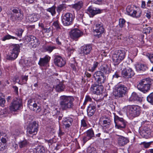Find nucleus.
<instances>
[{
    "label": "nucleus",
    "mask_w": 153,
    "mask_h": 153,
    "mask_svg": "<svg viewBox=\"0 0 153 153\" xmlns=\"http://www.w3.org/2000/svg\"><path fill=\"white\" fill-rule=\"evenodd\" d=\"M126 124L127 122L125 120L117 124L115 126V127L118 129H122L125 128Z\"/></svg>",
    "instance_id": "34"
},
{
    "label": "nucleus",
    "mask_w": 153,
    "mask_h": 153,
    "mask_svg": "<svg viewBox=\"0 0 153 153\" xmlns=\"http://www.w3.org/2000/svg\"><path fill=\"white\" fill-rule=\"evenodd\" d=\"M152 82V80L150 78H146L142 79L139 83L143 85H147L150 87Z\"/></svg>",
    "instance_id": "31"
},
{
    "label": "nucleus",
    "mask_w": 153,
    "mask_h": 153,
    "mask_svg": "<svg viewBox=\"0 0 153 153\" xmlns=\"http://www.w3.org/2000/svg\"><path fill=\"white\" fill-rule=\"evenodd\" d=\"M96 105L95 103H92L90 104L88 107L87 112L88 116L91 117L93 116L96 110Z\"/></svg>",
    "instance_id": "23"
},
{
    "label": "nucleus",
    "mask_w": 153,
    "mask_h": 153,
    "mask_svg": "<svg viewBox=\"0 0 153 153\" xmlns=\"http://www.w3.org/2000/svg\"><path fill=\"white\" fill-rule=\"evenodd\" d=\"M21 104L17 100H13L10 106V110L12 111H15L19 109Z\"/></svg>",
    "instance_id": "16"
},
{
    "label": "nucleus",
    "mask_w": 153,
    "mask_h": 153,
    "mask_svg": "<svg viewBox=\"0 0 153 153\" xmlns=\"http://www.w3.org/2000/svg\"><path fill=\"white\" fill-rule=\"evenodd\" d=\"M94 77L96 81V83L98 84L102 85L106 80V77L104 74L101 71H96L94 75Z\"/></svg>",
    "instance_id": "8"
},
{
    "label": "nucleus",
    "mask_w": 153,
    "mask_h": 153,
    "mask_svg": "<svg viewBox=\"0 0 153 153\" xmlns=\"http://www.w3.org/2000/svg\"><path fill=\"white\" fill-rule=\"evenodd\" d=\"M137 88L139 90L144 93H146L149 90L150 87L147 85H143L139 83L137 86Z\"/></svg>",
    "instance_id": "26"
},
{
    "label": "nucleus",
    "mask_w": 153,
    "mask_h": 153,
    "mask_svg": "<svg viewBox=\"0 0 153 153\" xmlns=\"http://www.w3.org/2000/svg\"><path fill=\"white\" fill-rule=\"evenodd\" d=\"M100 71H101L103 74H108L111 72V69L110 67L107 65H102L100 68Z\"/></svg>",
    "instance_id": "30"
},
{
    "label": "nucleus",
    "mask_w": 153,
    "mask_h": 153,
    "mask_svg": "<svg viewBox=\"0 0 153 153\" xmlns=\"http://www.w3.org/2000/svg\"><path fill=\"white\" fill-rule=\"evenodd\" d=\"M92 100V99L89 95H86L85 97L84 102L83 103V105H85L88 102H91Z\"/></svg>",
    "instance_id": "53"
},
{
    "label": "nucleus",
    "mask_w": 153,
    "mask_h": 153,
    "mask_svg": "<svg viewBox=\"0 0 153 153\" xmlns=\"http://www.w3.org/2000/svg\"><path fill=\"white\" fill-rule=\"evenodd\" d=\"M13 13H14V14H18L20 13V10H18L17 9H13L12 10Z\"/></svg>",
    "instance_id": "64"
},
{
    "label": "nucleus",
    "mask_w": 153,
    "mask_h": 153,
    "mask_svg": "<svg viewBox=\"0 0 153 153\" xmlns=\"http://www.w3.org/2000/svg\"><path fill=\"white\" fill-rule=\"evenodd\" d=\"M16 39V37L11 36L9 34H8L6 36H4L2 39V40L3 41H5L6 40H8L10 39Z\"/></svg>",
    "instance_id": "51"
},
{
    "label": "nucleus",
    "mask_w": 153,
    "mask_h": 153,
    "mask_svg": "<svg viewBox=\"0 0 153 153\" xmlns=\"http://www.w3.org/2000/svg\"><path fill=\"white\" fill-rule=\"evenodd\" d=\"M51 57L47 55L43 58H40L38 62V64L41 66H45L49 64Z\"/></svg>",
    "instance_id": "18"
},
{
    "label": "nucleus",
    "mask_w": 153,
    "mask_h": 153,
    "mask_svg": "<svg viewBox=\"0 0 153 153\" xmlns=\"http://www.w3.org/2000/svg\"><path fill=\"white\" fill-rule=\"evenodd\" d=\"M54 62L56 65L59 67L63 66L66 63L65 60L59 56H55Z\"/></svg>",
    "instance_id": "15"
},
{
    "label": "nucleus",
    "mask_w": 153,
    "mask_h": 153,
    "mask_svg": "<svg viewBox=\"0 0 153 153\" xmlns=\"http://www.w3.org/2000/svg\"><path fill=\"white\" fill-rule=\"evenodd\" d=\"M136 69L137 71H145L147 68L146 65L143 64H138L135 66Z\"/></svg>",
    "instance_id": "32"
},
{
    "label": "nucleus",
    "mask_w": 153,
    "mask_h": 153,
    "mask_svg": "<svg viewBox=\"0 0 153 153\" xmlns=\"http://www.w3.org/2000/svg\"><path fill=\"white\" fill-rule=\"evenodd\" d=\"M39 15L37 13L30 14L28 16V19L31 22H33L37 21L40 18Z\"/></svg>",
    "instance_id": "28"
},
{
    "label": "nucleus",
    "mask_w": 153,
    "mask_h": 153,
    "mask_svg": "<svg viewBox=\"0 0 153 153\" xmlns=\"http://www.w3.org/2000/svg\"><path fill=\"white\" fill-rule=\"evenodd\" d=\"M73 119L70 117H65L63 118L62 123L66 128H69L72 126Z\"/></svg>",
    "instance_id": "21"
},
{
    "label": "nucleus",
    "mask_w": 153,
    "mask_h": 153,
    "mask_svg": "<svg viewBox=\"0 0 153 153\" xmlns=\"http://www.w3.org/2000/svg\"><path fill=\"white\" fill-rule=\"evenodd\" d=\"M143 133H144L145 135H150L151 133V130L149 128H144L142 131Z\"/></svg>",
    "instance_id": "52"
},
{
    "label": "nucleus",
    "mask_w": 153,
    "mask_h": 153,
    "mask_svg": "<svg viewBox=\"0 0 153 153\" xmlns=\"http://www.w3.org/2000/svg\"><path fill=\"white\" fill-rule=\"evenodd\" d=\"M20 46L18 44H12L10 46L11 52L8 56V59L10 60L15 59L17 57L20 52Z\"/></svg>",
    "instance_id": "5"
},
{
    "label": "nucleus",
    "mask_w": 153,
    "mask_h": 153,
    "mask_svg": "<svg viewBox=\"0 0 153 153\" xmlns=\"http://www.w3.org/2000/svg\"><path fill=\"white\" fill-rule=\"evenodd\" d=\"M88 12L92 16H94L96 14L100 13L101 10L98 8L93 7L92 6L89 7L87 10Z\"/></svg>",
    "instance_id": "24"
},
{
    "label": "nucleus",
    "mask_w": 153,
    "mask_h": 153,
    "mask_svg": "<svg viewBox=\"0 0 153 153\" xmlns=\"http://www.w3.org/2000/svg\"><path fill=\"white\" fill-rule=\"evenodd\" d=\"M100 121L101 122L102 126L105 127V128H109L111 122L110 118L106 117L104 116L101 117L100 118Z\"/></svg>",
    "instance_id": "19"
},
{
    "label": "nucleus",
    "mask_w": 153,
    "mask_h": 153,
    "mask_svg": "<svg viewBox=\"0 0 153 153\" xmlns=\"http://www.w3.org/2000/svg\"><path fill=\"white\" fill-rule=\"evenodd\" d=\"M65 86L62 83H60L55 87L56 90L58 92L62 91L64 90Z\"/></svg>",
    "instance_id": "37"
},
{
    "label": "nucleus",
    "mask_w": 153,
    "mask_h": 153,
    "mask_svg": "<svg viewBox=\"0 0 153 153\" xmlns=\"http://www.w3.org/2000/svg\"><path fill=\"white\" fill-rule=\"evenodd\" d=\"M36 153H45V148L42 146H39L36 147L35 149Z\"/></svg>",
    "instance_id": "39"
},
{
    "label": "nucleus",
    "mask_w": 153,
    "mask_h": 153,
    "mask_svg": "<svg viewBox=\"0 0 153 153\" xmlns=\"http://www.w3.org/2000/svg\"><path fill=\"white\" fill-rule=\"evenodd\" d=\"M114 120L115 126L119 124L120 122L125 120L123 118L120 117L115 114L114 115Z\"/></svg>",
    "instance_id": "38"
},
{
    "label": "nucleus",
    "mask_w": 153,
    "mask_h": 153,
    "mask_svg": "<svg viewBox=\"0 0 153 153\" xmlns=\"http://www.w3.org/2000/svg\"><path fill=\"white\" fill-rule=\"evenodd\" d=\"M24 30L21 28H19L16 33V34L19 37H21L22 35Z\"/></svg>",
    "instance_id": "55"
},
{
    "label": "nucleus",
    "mask_w": 153,
    "mask_h": 153,
    "mask_svg": "<svg viewBox=\"0 0 153 153\" xmlns=\"http://www.w3.org/2000/svg\"><path fill=\"white\" fill-rule=\"evenodd\" d=\"M151 142L148 143H144L143 144L145 148H148L149 147L151 144Z\"/></svg>",
    "instance_id": "61"
},
{
    "label": "nucleus",
    "mask_w": 153,
    "mask_h": 153,
    "mask_svg": "<svg viewBox=\"0 0 153 153\" xmlns=\"http://www.w3.org/2000/svg\"><path fill=\"white\" fill-rule=\"evenodd\" d=\"M92 49V47L91 45H85L81 47L80 53L84 56L85 57L88 56V58L91 57V52Z\"/></svg>",
    "instance_id": "10"
},
{
    "label": "nucleus",
    "mask_w": 153,
    "mask_h": 153,
    "mask_svg": "<svg viewBox=\"0 0 153 153\" xmlns=\"http://www.w3.org/2000/svg\"><path fill=\"white\" fill-rule=\"evenodd\" d=\"M148 58L151 62L153 63V53L149 54L148 56Z\"/></svg>",
    "instance_id": "60"
},
{
    "label": "nucleus",
    "mask_w": 153,
    "mask_h": 153,
    "mask_svg": "<svg viewBox=\"0 0 153 153\" xmlns=\"http://www.w3.org/2000/svg\"><path fill=\"white\" fill-rule=\"evenodd\" d=\"M146 4L145 1H142L141 5V7L142 8L145 9L146 8Z\"/></svg>",
    "instance_id": "63"
},
{
    "label": "nucleus",
    "mask_w": 153,
    "mask_h": 153,
    "mask_svg": "<svg viewBox=\"0 0 153 153\" xmlns=\"http://www.w3.org/2000/svg\"><path fill=\"white\" fill-rule=\"evenodd\" d=\"M127 90L126 87L124 85H119L116 88L114 92V95L116 98L122 97L125 94Z\"/></svg>",
    "instance_id": "6"
},
{
    "label": "nucleus",
    "mask_w": 153,
    "mask_h": 153,
    "mask_svg": "<svg viewBox=\"0 0 153 153\" xmlns=\"http://www.w3.org/2000/svg\"><path fill=\"white\" fill-rule=\"evenodd\" d=\"M126 23L125 20L123 19H119V25L120 27L122 28L123 27Z\"/></svg>",
    "instance_id": "50"
},
{
    "label": "nucleus",
    "mask_w": 153,
    "mask_h": 153,
    "mask_svg": "<svg viewBox=\"0 0 153 153\" xmlns=\"http://www.w3.org/2000/svg\"><path fill=\"white\" fill-rule=\"evenodd\" d=\"M142 15V11L140 10L136 11L133 10L129 13L128 15L132 17L133 18H137L140 17Z\"/></svg>",
    "instance_id": "29"
},
{
    "label": "nucleus",
    "mask_w": 153,
    "mask_h": 153,
    "mask_svg": "<svg viewBox=\"0 0 153 153\" xmlns=\"http://www.w3.org/2000/svg\"><path fill=\"white\" fill-rule=\"evenodd\" d=\"M133 10L132 8L130 5L128 6L126 9V12L128 15L130 13H131V12L133 11Z\"/></svg>",
    "instance_id": "58"
},
{
    "label": "nucleus",
    "mask_w": 153,
    "mask_h": 153,
    "mask_svg": "<svg viewBox=\"0 0 153 153\" xmlns=\"http://www.w3.org/2000/svg\"><path fill=\"white\" fill-rule=\"evenodd\" d=\"M147 100L148 102L151 104L153 103V92L150 94L147 97Z\"/></svg>",
    "instance_id": "48"
},
{
    "label": "nucleus",
    "mask_w": 153,
    "mask_h": 153,
    "mask_svg": "<svg viewBox=\"0 0 153 153\" xmlns=\"http://www.w3.org/2000/svg\"><path fill=\"white\" fill-rule=\"evenodd\" d=\"M74 99L71 96L65 95L61 96L59 98V104L60 108L62 110H68L73 109Z\"/></svg>",
    "instance_id": "1"
},
{
    "label": "nucleus",
    "mask_w": 153,
    "mask_h": 153,
    "mask_svg": "<svg viewBox=\"0 0 153 153\" xmlns=\"http://www.w3.org/2000/svg\"><path fill=\"white\" fill-rule=\"evenodd\" d=\"M60 113V111L57 108H54L53 109L52 114L53 116L58 115Z\"/></svg>",
    "instance_id": "49"
},
{
    "label": "nucleus",
    "mask_w": 153,
    "mask_h": 153,
    "mask_svg": "<svg viewBox=\"0 0 153 153\" xmlns=\"http://www.w3.org/2000/svg\"><path fill=\"white\" fill-rule=\"evenodd\" d=\"M56 140L54 138H53L49 140H45V142L48 143L49 147L53 143H56Z\"/></svg>",
    "instance_id": "46"
},
{
    "label": "nucleus",
    "mask_w": 153,
    "mask_h": 153,
    "mask_svg": "<svg viewBox=\"0 0 153 153\" xmlns=\"http://www.w3.org/2000/svg\"><path fill=\"white\" fill-rule=\"evenodd\" d=\"M28 106L30 109L36 112H39L41 110V106L39 104L35 103L31 100L28 101Z\"/></svg>",
    "instance_id": "13"
},
{
    "label": "nucleus",
    "mask_w": 153,
    "mask_h": 153,
    "mask_svg": "<svg viewBox=\"0 0 153 153\" xmlns=\"http://www.w3.org/2000/svg\"><path fill=\"white\" fill-rule=\"evenodd\" d=\"M99 64V63L98 62H94L91 66L88 68V70L91 72H93L96 70Z\"/></svg>",
    "instance_id": "36"
},
{
    "label": "nucleus",
    "mask_w": 153,
    "mask_h": 153,
    "mask_svg": "<svg viewBox=\"0 0 153 153\" xmlns=\"http://www.w3.org/2000/svg\"><path fill=\"white\" fill-rule=\"evenodd\" d=\"M21 104L17 100H13L10 106V110L12 111H15L19 109Z\"/></svg>",
    "instance_id": "17"
},
{
    "label": "nucleus",
    "mask_w": 153,
    "mask_h": 153,
    "mask_svg": "<svg viewBox=\"0 0 153 153\" xmlns=\"http://www.w3.org/2000/svg\"><path fill=\"white\" fill-rule=\"evenodd\" d=\"M126 52L124 50H118L113 53L112 59L114 65H118L126 57Z\"/></svg>",
    "instance_id": "2"
},
{
    "label": "nucleus",
    "mask_w": 153,
    "mask_h": 153,
    "mask_svg": "<svg viewBox=\"0 0 153 153\" xmlns=\"http://www.w3.org/2000/svg\"><path fill=\"white\" fill-rule=\"evenodd\" d=\"M36 38L32 35L27 36L25 38L26 41L27 42H29L30 44H31L33 41Z\"/></svg>",
    "instance_id": "44"
},
{
    "label": "nucleus",
    "mask_w": 153,
    "mask_h": 153,
    "mask_svg": "<svg viewBox=\"0 0 153 153\" xmlns=\"http://www.w3.org/2000/svg\"><path fill=\"white\" fill-rule=\"evenodd\" d=\"M38 130V124L36 121H33L30 124L27 128V132L30 134L36 135Z\"/></svg>",
    "instance_id": "9"
},
{
    "label": "nucleus",
    "mask_w": 153,
    "mask_h": 153,
    "mask_svg": "<svg viewBox=\"0 0 153 153\" xmlns=\"http://www.w3.org/2000/svg\"><path fill=\"white\" fill-rule=\"evenodd\" d=\"M66 7L65 4H62L60 5L56 8V11L57 12L59 13L62 11L64 10Z\"/></svg>",
    "instance_id": "43"
},
{
    "label": "nucleus",
    "mask_w": 153,
    "mask_h": 153,
    "mask_svg": "<svg viewBox=\"0 0 153 153\" xmlns=\"http://www.w3.org/2000/svg\"><path fill=\"white\" fill-rule=\"evenodd\" d=\"M2 96L3 94L0 93V105L1 106L4 107V106L6 101L4 98L2 97Z\"/></svg>",
    "instance_id": "47"
},
{
    "label": "nucleus",
    "mask_w": 153,
    "mask_h": 153,
    "mask_svg": "<svg viewBox=\"0 0 153 153\" xmlns=\"http://www.w3.org/2000/svg\"><path fill=\"white\" fill-rule=\"evenodd\" d=\"M83 35V32L76 28L72 30L70 33V37L72 39L76 41H77L79 38Z\"/></svg>",
    "instance_id": "11"
},
{
    "label": "nucleus",
    "mask_w": 153,
    "mask_h": 153,
    "mask_svg": "<svg viewBox=\"0 0 153 153\" xmlns=\"http://www.w3.org/2000/svg\"><path fill=\"white\" fill-rule=\"evenodd\" d=\"M86 134V136H84L83 138V142L84 143L95 136L94 131L92 128L90 129L87 131Z\"/></svg>",
    "instance_id": "22"
},
{
    "label": "nucleus",
    "mask_w": 153,
    "mask_h": 153,
    "mask_svg": "<svg viewBox=\"0 0 153 153\" xmlns=\"http://www.w3.org/2000/svg\"><path fill=\"white\" fill-rule=\"evenodd\" d=\"M117 143L120 146H123L129 141V139L127 137L120 135H117Z\"/></svg>",
    "instance_id": "20"
},
{
    "label": "nucleus",
    "mask_w": 153,
    "mask_h": 153,
    "mask_svg": "<svg viewBox=\"0 0 153 153\" xmlns=\"http://www.w3.org/2000/svg\"><path fill=\"white\" fill-rule=\"evenodd\" d=\"M5 148V145L2 144L0 140V151H3Z\"/></svg>",
    "instance_id": "59"
},
{
    "label": "nucleus",
    "mask_w": 153,
    "mask_h": 153,
    "mask_svg": "<svg viewBox=\"0 0 153 153\" xmlns=\"http://www.w3.org/2000/svg\"><path fill=\"white\" fill-rule=\"evenodd\" d=\"M52 25L54 26L57 30H59L60 28V24L57 18L56 20L53 21Z\"/></svg>",
    "instance_id": "40"
},
{
    "label": "nucleus",
    "mask_w": 153,
    "mask_h": 153,
    "mask_svg": "<svg viewBox=\"0 0 153 153\" xmlns=\"http://www.w3.org/2000/svg\"><path fill=\"white\" fill-rule=\"evenodd\" d=\"M40 43V42L39 40L36 38L31 44L32 45L33 48H36L39 45Z\"/></svg>",
    "instance_id": "41"
},
{
    "label": "nucleus",
    "mask_w": 153,
    "mask_h": 153,
    "mask_svg": "<svg viewBox=\"0 0 153 153\" xmlns=\"http://www.w3.org/2000/svg\"><path fill=\"white\" fill-rule=\"evenodd\" d=\"M141 97L136 93L133 92L128 99L129 101H137L140 102L141 101Z\"/></svg>",
    "instance_id": "25"
},
{
    "label": "nucleus",
    "mask_w": 153,
    "mask_h": 153,
    "mask_svg": "<svg viewBox=\"0 0 153 153\" xmlns=\"http://www.w3.org/2000/svg\"><path fill=\"white\" fill-rule=\"evenodd\" d=\"M74 18L73 14L70 13H66L62 17V23L65 26H69L73 24Z\"/></svg>",
    "instance_id": "4"
},
{
    "label": "nucleus",
    "mask_w": 153,
    "mask_h": 153,
    "mask_svg": "<svg viewBox=\"0 0 153 153\" xmlns=\"http://www.w3.org/2000/svg\"><path fill=\"white\" fill-rule=\"evenodd\" d=\"M103 88L102 85L95 83L91 85V90L94 94H99L102 92Z\"/></svg>",
    "instance_id": "14"
},
{
    "label": "nucleus",
    "mask_w": 153,
    "mask_h": 153,
    "mask_svg": "<svg viewBox=\"0 0 153 153\" xmlns=\"http://www.w3.org/2000/svg\"><path fill=\"white\" fill-rule=\"evenodd\" d=\"M121 74L123 77L127 79L132 77L134 74L131 68L128 67L122 70Z\"/></svg>",
    "instance_id": "12"
},
{
    "label": "nucleus",
    "mask_w": 153,
    "mask_h": 153,
    "mask_svg": "<svg viewBox=\"0 0 153 153\" xmlns=\"http://www.w3.org/2000/svg\"><path fill=\"white\" fill-rule=\"evenodd\" d=\"M95 27L93 29L94 36H97L98 38L100 37L101 36V34L105 31V29L103 26V24L100 22H98L96 23Z\"/></svg>",
    "instance_id": "7"
},
{
    "label": "nucleus",
    "mask_w": 153,
    "mask_h": 153,
    "mask_svg": "<svg viewBox=\"0 0 153 153\" xmlns=\"http://www.w3.org/2000/svg\"><path fill=\"white\" fill-rule=\"evenodd\" d=\"M28 144L27 141L26 140L21 141L19 143V147L21 148L26 147Z\"/></svg>",
    "instance_id": "45"
},
{
    "label": "nucleus",
    "mask_w": 153,
    "mask_h": 153,
    "mask_svg": "<svg viewBox=\"0 0 153 153\" xmlns=\"http://www.w3.org/2000/svg\"><path fill=\"white\" fill-rule=\"evenodd\" d=\"M81 125L84 127L87 126L86 118H84L81 120Z\"/></svg>",
    "instance_id": "56"
},
{
    "label": "nucleus",
    "mask_w": 153,
    "mask_h": 153,
    "mask_svg": "<svg viewBox=\"0 0 153 153\" xmlns=\"http://www.w3.org/2000/svg\"><path fill=\"white\" fill-rule=\"evenodd\" d=\"M83 3L81 1H79L73 5V7L77 10H79L83 6Z\"/></svg>",
    "instance_id": "33"
},
{
    "label": "nucleus",
    "mask_w": 153,
    "mask_h": 153,
    "mask_svg": "<svg viewBox=\"0 0 153 153\" xmlns=\"http://www.w3.org/2000/svg\"><path fill=\"white\" fill-rule=\"evenodd\" d=\"M88 153H97L95 148L94 147H89L87 149Z\"/></svg>",
    "instance_id": "54"
},
{
    "label": "nucleus",
    "mask_w": 153,
    "mask_h": 153,
    "mask_svg": "<svg viewBox=\"0 0 153 153\" xmlns=\"http://www.w3.org/2000/svg\"><path fill=\"white\" fill-rule=\"evenodd\" d=\"M23 16L21 13L14 14H11V19L13 22L20 21L23 19Z\"/></svg>",
    "instance_id": "27"
},
{
    "label": "nucleus",
    "mask_w": 153,
    "mask_h": 153,
    "mask_svg": "<svg viewBox=\"0 0 153 153\" xmlns=\"http://www.w3.org/2000/svg\"><path fill=\"white\" fill-rule=\"evenodd\" d=\"M47 10L51 13L53 16H54L56 14V7L54 6H53L51 7L48 8L47 9Z\"/></svg>",
    "instance_id": "42"
},
{
    "label": "nucleus",
    "mask_w": 153,
    "mask_h": 153,
    "mask_svg": "<svg viewBox=\"0 0 153 153\" xmlns=\"http://www.w3.org/2000/svg\"><path fill=\"white\" fill-rule=\"evenodd\" d=\"M56 48L55 46L51 45H47L44 48L45 51L48 52L49 53H51L52 51Z\"/></svg>",
    "instance_id": "35"
},
{
    "label": "nucleus",
    "mask_w": 153,
    "mask_h": 153,
    "mask_svg": "<svg viewBox=\"0 0 153 153\" xmlns=\"http://www.w3.org/2000/svg\"><path fill=\"white\" fill-rule=\"evenodd\" d=\"M20 134V130H19V129H16L15 130V131L13 133L14 135L16 136H18Z\"/></svg>",
    "instance_id": "62"
},
{
    "label": "nucleus",
    "mask_w": 153,
    "mask_h": 153,
    "mask_svg": "<svg viewBox=\"0 0 153 153\" xmlns=\"http://www.w3.org/2000/svg\"><path fill=\"white\" fill-rule=\"evenodd\" d=\"M28 75H22L21 76L22 82L23 83H26V82L28 79Z\"/></svg>",
    "instance_id": "57"
},
{
    "label": "nucleus",
    "mask_w": 153,
    "mask_h": 153,
    "mask_svg": "<svg viewBox=\"0 0 153 153\" xmlns=\"http://www.w3.org/2000/svg\"><path fill=\"white\" fill-rule=\"evenodd\" d=\"M125 108L126 112L133 118L138 117L141 113V107L137 105H128Z\"/></svg>",
    "instance_id": "3"
}]
</instances>
